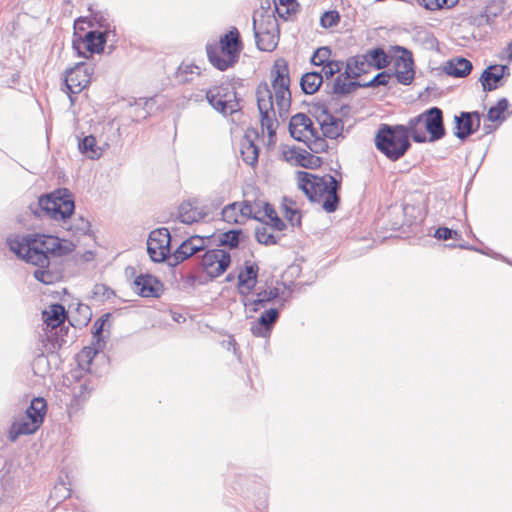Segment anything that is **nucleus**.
<instances>
[{
    "label": "nucleus",
    "mask_w": 512,
    "mask_h": 512,
    "mask_svg": "<svg viewBox=\"0 0 512 512\" xmlns=\"http://www.w3.org/2000/svg\"><path fill=\"white\" fill-rule=\"evenodd\" d=\"M30 247L25 253L26 263L37 267L49 266L50 256L62 257L75 249V244L50 234H29Z\"/></svg>",
    "instance_id": "f257e3e1"
},
{
    "label": "nucleus",
    "mask_w": 512,
    "mask_h": 512,
    "mask_svg": "<svg viewBox=\"0 0 512 512\" xmlns=\"http://www.w3.org/2000/svg\"><path fill=\"white\" fill-rule=\"evenodd\" d=\"M412 130L407 125L380 124L375 134V147L391 161L401 159L411 147Z\"/></svg>",
    "instance_id": "f03ea898"
},
{
    "label": "nucleus",
    "mask_w": 512,
    "mask_h": 512,
    "mask_svg": "<svg viewBox=\"0 0 512 512\" xmlns=\"http://www.w3.org/2000/svg\"><path fill=\"white\" fill-rule=\"evenodd\" d=\"M29 210L38 218L47 217L65 222L74 213L75 203L72 193L62 188L41 195L36 202L29 205Z\"/></svg>",
    "instance_id": "7ed1b4c3"
},
{
    "label": "nucleus",
    "mask_w": 512,
    "mask_h": 512,
    "mask_svg": "<svg viewBox=\"0 0 512 512\" xmlns=\"http://www.w3.org/2000/svg\"><path fill=\"white\" fill-rule=\"evenodd\" d=\"M243 49L240 33L236 27H232L220 37L217 43H208L206 52L209 62L218 70L225 71L234 66Z\"/></svg>",
    "instance_id": "20e7f679"
},
{
    "label": "nucleus",
    "mask_w": 512,
    "mask_h": 512,
    "mask_svg": "<svg viewBox=\"0 0 512 512\" xmlns=\"http://www.w3.org/2000/svg\"><path fill=\"white\" fill-rule=\"evenodd\" d=\"M409 128L416 143L436 142L446 135L443 111L433 106L416 117L410 118Z\"/></svg>",
    "instance_id": "39448f33"
},
{
    "label": "nucleus",
    "mask_w": 512,
    "mask_h": 512,
    "mask_svg": "<svg viewBox=\"0 0 512 512\" xmlns=\"http://www.w3.org/2000/svg\"><path fill=\"white\" fill-rule=\"evenodd\" d=\"M298 186L311 202H318L325 192L338 193L341 180L331 174L317 176L305 171L297 172Z\"/></svg>",
    "instance_id": "423d86ee"
},
{
    "label": "nucleus",
    "mask_w": 512,
    "mask_h": 512,
    "mask_svg": "<svg viewBox=\"0 0 512 512\" xmlns=\"http://www.w3.org/2000/svg\"><path fill=\"white\" fill-rule=\"evenodd\" d=\"M205 98L208 103L223 115H232L241 110L240 98L231 83H221L206 90Z\"/></svg>",
    "instance_id": "0eeeda50"
},
{
    "label": "nucleus",
    "mask_w": 512,
    "mask_h": 512,
    "mask_svg": "<svg viewBox=\"0 0 512 512\" xmlns=\"http://www.w3.org/2000/svg\"><path fill=\"white\" fill-rule=\"evenodd\" d=\"M257 107L260 114L261 128L267 130L270 139L276 136L278 121L274 109L273 93L266 81H262L256 88Z\"/></svg>",
    "instance_id": "6e6552de"
},
{
    "label": "nucleus",
    "mask_w": 512,
    "mask_h": 512,
    "mask_svg": "<svg viewBox=\"0 0 512 512\" xmlns=\"http://www.w3.org/2000/svg\"><path fill=\"white\" fill-rule=\"evenodd\" d=\"M94 65L89 62H79L65 71V86L71 103L74 95L79 94L92 80Z\"/></svg>",
    "instance_id": "1a4fd4ad"
},
{
    "label": "nucleus",
    "mask_w": 512,
    "mask_h": 512,
    "mask_svg": "<svg viewBox=\"0 0 512 512\" xmlns=\"http://www.w3.org/2000/svg\"><path fill=\"white\" fill-rule=\"evenodd\" d=\"M147 253L151 261L161 263L171 256V235L168 228L162 227L150 232L147 239Z\"/></svg>",
    "instance_id": "9d476101"
},
{
    "label": "nucleus",
    "mask_w": 512,
    "mask_h": 512,
    "mask_svg": "<svg viewBox=\"0 0 512 512\" xmlns=\"http://www.w3.org/2000/svg\"><path fill=\"white\" fill-rule=\"evenodd\" d=\"M230 253L223 249L207 250L201 258L203 272L212 280L222 275L230 266Z\"/></svg>",
    "instance_id": "9b49d317"
},
{
    "label": "nucleus",
    "mask_w": 512,
    "mask_h": 512,
    "mask_svg": "<svg viewBox=\"0 0 512 512\" xmlns=\"http://www.w3.org/2000/svg\"><path fill=\"white\" fill-rule=\"evenodd\" d=\"M391 49L396 53H401L394 61L395 72L392 73V76L396 77L398 83L410 85L415 76L412 52L399 45L392 46Z\"/></svg>",
    "instance_id": "f8f14e48"
},
{
    "label": "nucleus",
    "mask_w": 512,
    "mask_h": 512,
    "mask_svg": "<svg viewBox=\"0 0 512 512\" xmlns=\"http://www.w3.org/2000/svg\"><path fill=\"white\" fill-rule=\"evenodd\" d=\"M283 307L284 301H281L279 307L266 308L261 316L251 323L250 331L252 335L260 338H269Z\"/></svg>",
    "instance_id": "ddd939ff"
},
{
    "label": "nucleus",
    "mask_w": 512,
    "mask_h": 512,
    "mask_svg": "<svg viewBox=\"0 0 512 512\" xmlns=\"http://www.w3.org/2000/svg\"><path fill=\"white\" fill-rule=\"evenodd\" d=\"M481 114L478 111L461 112L454 116L453 134L461 141H465L480 127Z\"/></svg>",
    "instance_id": "4468645a"
},
{
    "label": "nucleus",
    "mask_w": 512,
    "mask_h": 512,
    "mask_svg": "<svg viewBox=\"0 0 512 512\" xmlns=\"http://www.w3.org/2000/svg\"><path fill=\"white\" fill-rule=\"evenodd\" d=\"M108 37L98 30H91L84 35L83 39H73L72 46L78 56H85L83 48L90 54L100 53L104 50Z\"/></svg>",
    "instance_id": "2eb2a0df"
},
{
    "label": "nucleus",
    "mask_w": 512,
    "mask_h": 512,
    "mask_svg": "<svg viewBox=\"0 0 512 512\" xmlns=\"http://www.w3.org/2000/svg\"><path fill=\"white\" fill-rule=\"evenodd\" d=\"M206 240L204 237L195 235L184 240L179 247L171 253L170 266H177L187 260L192 255L206 248Z\"/></svg>",
    "instance_id": "dca6fc26"
},
{
    "label": "nucleus",
    "mask_w": 512,
    "mask_h": 512,
    "mask_svg": "<svg viewBox=\"0 0 512 512\" xmlns=\"http://www.w3.org/2000/svg\"><path fill=\"white\" fill-rule=\"evenodd\" d=\"M210 213L208 205H199L197 199L187 200L178 208V219L184 224H193L204 220Z\"/></svg>",
    "instance_id": "f3484780"
},
{
    "label": "nucleus",
    "mask_w": 512,
    "mask_h": 512,
    "mask_svg": "<svg viewBox=\"0 0 512 512\" xmlns=\"http://www.w3.org/2000/svg\"><path fill=\"white\" fill-rule=\"evenodd\" d=\"M318 109H321L323 119H318L322 135L325 138L337 139L343 137L344 123L341 118L332 115L324 104H317Z\"/></svg>",
    "instance_id": "a211bd4d"
},
{
    "label": "nucleus",
    "mask_w": 512,
    "mask_h": 512,
    "mask_svg": "<svg viewBox=\"0 0 512 512\" xmlns=\"http://www.w3.org/2000/svg\"><path fill=\"white\" fill-rule=\"evenodd\" d=\"M134 290L141 297L159 298L163 292L162 282L151 274H140L134 282Z\"/></svg>",
    "instance_id": "6ab92c4d"
},
{
    "label": "nucleus",
    "mask_w": 512,
    "mask_h": 512,
    "mask_svg": "<svg viewBox=\"0 0 512 512\" xmlns=\"http://www.w3.org/2000/svg\"><path fill=\"white\" fill-rule=\"evenodd\" d=\"M510 74L507 65H490L485 68L479 78L484 92H491L502 86V79Z\"/></svg>",
    "instance_id": "aec40b11"
},
{
    "label": "nucleus",
    "mask_w": 512,
    "mask_h": 512,
    "mask_svg": "<svg viewBox=\"0 0 512 512\" xmlns=\"http://www.w3.org/2000/svg\"><path fill=\"white\" fill-rule=\"evenodd\" d=\"M289 132L293 139L299 142H306L310 130H315L312 120L304 113L293 115L289 121Z\"/></svg>",
    "instance_id": "412c9836"
},
{
    "label": "nucleus",
    "mask_w": 512,
    "mask_h": 512,
    "mask_svg": "<svg viewBox=\"0 0 512 512\" xmlns=\"http://www.w3.org/2000/svg\"><path fill=\"white\" fill-rule=\"evenodd\" d=\"M272 81L271 86L273 90L288 89L290 87L289 67L285 59H277L270 71Z\"/></svg>",
    "instance_id": "4be33fe9"
},
{
    "label": "nucleus",
    "mask_w": 512,
    "mask_h": 512,
    "mask_svg": "<svg viewBox=\"0 0 512 512\" xmlns=\"http://www.w3.org/2000/svg\"><path fill=\"white\" fill-rule=\"evenodd\" d=\"M258 265L256 263L245 264V268L238 275V291L246 289V292H253L257 285Z\"/></svg>",
    "instance_id": "5701e85b"
},
{
    "label": "nucleus",
    "mask_w": 512,
    "mask_h": 512,
    "mask_svg": "<svg viewBox=\"0 0 512 512\" xmlns=\"http://www.w3.org/2000/svg\"><path fill=\"white\" fill-rule=\"evenodd\" d=\"M472 63L464 57H455L446 62L444 71L447 75L463 78L470 74Z\"/></svg>",
    "instance_id": "b1692460"
},
{
    "label": "nucleus",
    "mask_w": 512,
    "mask_h": 512,
    "mask_svg": "<svg viewBox=\"0 0 512 512\" xmlns=\"http://www.w3.org/2000/svg\"><path fill=\"white\" fill-rule=\"evenodd\" d=\"M46 411V400L42 397H35L27 407L25 414L28 420L40 427L44 421Z\"/></svg>",
    "instance_id": "393cba45"
},
{
    "label": "nucleus",
    "mask_w": 512,
    "mask_h": 512,
    "mask_svg": "<svg viewBox=\"0 0 512 512\" xmlns=\"http://www.w3.org/2000/svg\"><path fill=\"white\" fill-rule=\"evenodd\" d=\"M66 318V310L60 303H54L49 306V310L43 311L45 324L52 329L61 326Z\"/></svg>",
    "instance_id": "a878e982"
},
{
    "label": "nucleus",
    "mask_w": 512,
    "mask_h": 512,
    "mask_svg": "<svg viewBox=\"0 0 512 512\" xmlns=\"http://www.w3.org/2000/svg\"><path fill=\"white\" fill-rule=\"evenodd\" d=\"M39 428V426L27 418L20 421H15L9 428L8 439L11 442H15L19 436L34 434Z\"/></svg>",
    "instance_id": "bb28decb"
},
{
    "label": "nucleus",
    "mask_w": 512,
    "mask_h": 512,
    "mask_svg": "<svg viewBox=\"0 0 512 512\" xmlns=\"http://www.w3.org/2000/svg\"><path fill=\"white\" fill-rule=\"evenodd\" d=\"M323 83V75L318 71L307 72L300 79V87L303 93L312 95L316 93Z\"/></svg>",
    "instance_id": "cd10ccee"
},
{
    "label": "nucleus",
    "mask_w": 512,
    "mask_h": 512,
    "mask_svg": "<svg viewBox=\"0 0 512 512\" xmlns=\"http://www.w3.org/2000/svg\"><path fill=\"white\" fill-rule=\"evenodd\" d=\"M253 32H279L278 21L274 15L261 13L253 16Z\"/></svg>",
    "instance_id": "c85d7f7f"
},
{
    "label": "nucleus",
    "mask_w": 512,
    "mask_h": 512,
    "mask_svg": "<svg viewBox=\"0 0 512 512\" xmlns=\"http://www.w3.org/2000/svg\"><path fill=\"white\" fill-rule=\"evenodd\" d=\"M105 340L98 339L97 341L92 342V346L85 347L79 357V366L83 369L90 370V365L92 363L93 358L100 353L105 347Z\"/></svg>",
    "instance_id": "c756f323"
},
{
    "label": "nucleus",
    "mask_w": 512,
    "mask_h": 512,
    "mask_svg": "<svg viewBox=\"0 0 512 512\" xmlns=\"http://www.w3.org/2000/svg\"><path fill=\"white\" fill-rule=\"evenodd\" d=\"M254 37L259 50L271 52L278 45L279 32H254Z\"/></svg>",
    "instance_id": "7c9ffc66"
},
{
    "label": "nucleus",
    "mask_w": 512,
    "mask_h": 512,
    "mask_svg": "<svg viewBox=\"0 0 512 512\" xmlns=\"http://www.w3.org/2000/svg\"><path fill=\"white\" fill-rule=\"evenodd\" d=\"M78 148L82 154L92 160L99 159L103 153V150L97 146L96 139L93 135H88L80 139Z\"/></svg>",
    "instance_id": "2f4dec72"
},
{
    "label": "nucleus",
    "mask_w": 512,
    "mask_h": 512,
    "mask_svg": "<svg viewBox=\"0 0 512 512\" xmlns=\"http://www.w3.org/2000/svg\"><path fill=\"white\" fill-rule=\"evenodd\" d=\"M293 153H295V159L298 166H301L306 169H317L319 168L323 160L321 157L313 155L306 151L305 149L299 148L298 150L293 149Z\"/></svg>",
    "instance_id": "473e14b6"
},
{
    "label": "nucleus",
    "mask_w": 512,
    "mask_h": 512,
    "mask_svg": "<svg viewBox=\"0 0 512 512\" xmlns=\"http://www.w3.org/2000/svg\"><path fill=\"white\" fill-rule=\"evenodd\" d=\"M367 57L369 60L370 68L381 70L386 68L391 63L390 56L384 51L382 47H375L368 50Z\"/></svg>",
    "instance_id": "72a5a7b5"
},
{
    "label": "nucleus",
    "mask_w": 512,
    "mask_h": 512,
    "mask_svg": "<svg viewBox=\"0 0 512 512\" xmlns=\"http://www.w3.org/2000/svg\"><path fill=\"white\" fill-rule=\"evenodd\" d=\"M6 243L10 251L26 262L25 253H27L30 247L29 234L24 237H8Z\"/></svg>",
    "instance_id": "f704fd0d"
},
{
    "label": "nucleus",
    "mask_w": 512,
    "mask_h": 512,
    "mask_svg": "<svg viewBox=\"0 0 512 512\" xmlns=\"http://www.w3.org/2000/svg\"><path fill=\"white\" fill-rule=\"evenodd\" d=\"M304 143L310 149V151L315 154L325 153L329 148L325 137H322L317 129L310 130V136Z\"/></svg>",
    "instance_id": "c9c22d12"
},
{
    "label": "nucleus",
    "mask_w": 512,
    "mask_h": 512,
    "mask_svg": "<svg viewBox=\"0 0 512 512\" xmlns=\"http://www.w3.org/2000/svg\"><path fill=\"white\" fill-rule=\"evenodd\" d=\"M275 95V102L278 108L280 117H284L289 112L291 107V91L288 89H276L273 90Z\"/></svg>",
    "instance_id": "e433bc0d"
},
{
    "label": "nucleus",
    "mask_w": 512,
    "mask_h": 512,
    "mask_svg": "<svg viewBox=\"0 0 512 512\" xmlns=\"http://www.w3.org/2000/svg\"><path fill=\"white\" fill-rule=\"evenodd\" d=\"M256 303H258L259 310L265 308L273 303L274 300L280 296V289L277 287H271L269 289H258L256 292Z\"/></svg>",
    "instance_id": "4c0bfd02"
},
{
    "label": "nucleus",
    "mask_w": 512,
    "mask_h": 512,
    "mask_svg": "<svg viewBox=\"0 0 512 512\" xmlns=\"http://www.w3.org/2000/svg\"><path fill=\"white\" fill-rule=\"evenodd\" d=\"M363 83L358 81H346L342 79V75H339L333 84V93L337 95H348L358 88L362 87Z\"/></svg>",
    "instance_id": "58836bf2"
},
{
    "label": "nucleus",
    "mask_w": 512,
    "mask_h": 512,
    "mask_svg": "<svg viewBox=\"0 0 512 512\" xmlns=\"http://www.w3.org/2000/svg\"><path fill=\"white\" fill-rule=\"evenodd\" d=\"M263 210L265 216L270 220L269 225L273 230L276 231H283L286 229L287 225L286 223L278 216L274 206L268 202H265L263 204ZM264 225H268V222H266Z\"/></svg>",
    "instance_id": "ea45409f"
},
{
    "label": "nucleus",
    "mask_w": 512,
    "mask_h": 512,
    "mask_svg": "<svg viewBox=\"0 0 512 512\" xmlns=\"http://www.w3.org/2000/svg\"><path fill=\"white\" fill-rule=\"evenodd\" d=\"M242 234L241 229H232L222 233L219 236V246H227L231 250L238 248Z\"/></svg>",
    "instance_id": "a19ab883"
},
{
    "label": "nucleus",
    "mask_w": 512,
    "mask_h": 512,
    "mask_svg": "<svg viewBox=\"0 0 512 512\" xmlns=\"http://www.w3.org/2000/svg\"><path fill=\"white\" fill-rule=\"evenodd\" d=\"M241 154L246 164L254 166L258 162L259 148L253 141L248 140L242 145Z\"/></svg>",
    "instance_id": "79ce46f5"
},
{
    "label": "nucleus",
    "mask_w": 512,
    "mask_h": 512,
    "mask_svg": "<svg viewBox=\"0 0 512 512\" xmlns=\"http://www.w3.org/2000/svg\"><path fill=\"white\" fill-rule=\"evenodd\" d=\"M255 238L258 243L266 246L275 245L280 237L268 231L266 225H259L255 228Z\"/></svg>",
    "instance_id": "37998d69"
},
{
    "label": "nucleus",
    "mask_w": 512,
    "mask_h": 512,
    "mask_svg": "<svg viewBox=\"0 0 512 512\" xmlns=\"http://www.w3.org/2000/svg\"><path fill=\"white\" fill-rule=\"evenodd\" d=\"M509 103L506 98H501L496 105L489 108L487 119L491 122L503 121L505 119L504 112L508 109Z\"/></svg>",
    "instance_id": "c03bdc74"
},
{
    "label": "nucleus",
    "mask_w": 512,
    "mask_h": 512,
    "mask_svg": "<svg viewBox=\"0 0 512 512\" xmlns=\"http://www.w3.org/2000/svg\"><path fill=\"white\" fill-rule=\"evenodd\" d=\"M200 74V68L194 64L182 63L176 71V80L178 83L185 84L189 83L192 78L190 75Z\"/></svg>",
    "instance_id": "a18cd8bd"
},
{
    "label": "nucleus",
    "mask_w": 512,
    "mask_h": 512,
    "mask_svg": "<svg viewBox=\"0 0 512 512\" xmlns=\"http://www.w3.org/2000/svg\"><path fill=\"white\" fill-rule=\"evenodd\" d=\"M33 276L37 281L46 285L55 283L59 278L57 273L49 269V266L38 267Z\"/></svg>",
    "instance_id": "49530a36"
},
{
    "label": "nucleus",
    "mask_w": 512,
    "mask_h": 512,
    "mask_svg": "<svg viewBox=\"0 0 512 512\" xmlns=\"http://www.w3.org/2000/svg\"><path fill=\"white\" fill-rule=\"evenodd\" d=\"M348 61H350L352 63V66H354V68L356 69V72H353L354 78L359 77L361 74L368 73L370 70L367 53L356 55L350 58Z\"/></svg>",
    "instance_id": "de8ad7c7"
},
{
    "label": "nucleus",
    "mask_w": 512,
    "mask_h": 512,
    "mask_svg": "<svg viewBox=\"0 0 512 512\" xmlns=\"http://www.w3.org/2000/svg\"><path fill=\"white\" fill-rule=\"evenodd\" d=\"M151 100L152 99L140 98L137 101H135L134 105L132 106L133 121L138 122L140 120H144L150 115L149 111L146 109V106L149 104Z\"/></svg>",
    "instance_id": "09e8293b"
},
{
    "label": "nucleus",
    "mask_w": 512,
    "mask_h": 512,
    "mask_svg": "<svg viewBox=\"0 0 512 512\" xmlns=\"http://www.w3.org/2000/svg\"><path fill=\"white\" fill-rule=\"evenodd\" d=\"M392 77V73L389 71H381L376 74L370 81L363 83V88H376L379 86H386Z\"/></svg>",
    "instance_id": "8fccbe9b"
},
{
    "label": "nucleus",
    "mask_w": 512,
    "mask_h": 512,
    "mask_svg": "<svg viewBox=\"0 0 512 512\" xmlns=\"http://www.w3.org/2000/svg\"><path fill=\"white\" fill-rule=\"evenodd\" d=\"M331 49L327 46L319 47L311 57V64L314 66H323L330 61Z\"/></svg>",
    "instance_id": "3c124183"
},
{
    "label": "nucleus",
    "mask_w": 512,
    "mask_h": 512,
    "mask_svg": "<svg viewBox=\"0 0 512 512\" xmlns=\"http://www.w3.org/2000/svg\"><path fill=\"white\" fill-rule=\"evenodd\" d=\"M340 197L338 193L325 192L324 193V201L322 204V208L328 212H335L339 206Z\"/></svg>",
    "instance_id": "603ef678"
},
{
    "label": "nucleus",
    "mask_w": 512,
    "mask_h": 512,
    "mask_svg": "<svg viewBox=\"0 0 512 512\" xmlns=\"http://www.w3.org/2000/svg\"><path fill=\"white\" fill-rule=\"evenodd\" d=\"M340 21L339 12L336 10H329L322 14L320 18V25L323 28H332Z\"/></svg>",
    "instance_id": "864d4df0"
},
{
    "label": "nucleus",
    "mask_w": 512,
    "mask_h": 512,
    "mask_svg": "<svg viewBox=\"0 0 512 512\" xmlns=\"http://www.w3.org/2000/svg\"><path fill=\"white\" fill-rule=\"evenodd\" d=\"M92 19L98 25L99 28L103 29L101 32L105 33L106 36H109L110 34H113V36H115L114 28H111L108 19L101 12L92 13Z\"/></svg>",
    "instance_id": "5fc2aeb1"
},
{
    "label": "nucleus",
    "mask_w": 512,
    "mask_h": 512,
    "mask_svg": "<svg viewBox=\"0 0 512 512\" xmlns=\"http://www.w3.org/2000/svg\"><path fill=\"white\" fill-rule=\"evenodd\" d=\"M69 230H72L75 233H79L82 235H90L91 224L89 220L85 219L82 216H79L77 219L74 220V224L69 227Z\"/></svg>",
    "instance_id": "6e6d98bb"
},
{
    "label": "nucleus",
    "mask_w": 512,
    "mask_h": 512,
    "mask_svg": "<svg viewBox=\"0 0 512 512\" xmlns=\"http://www.w3.org/2000/svg\"><path fill=\"white\" fill-rule=\"evenodd\" d=\"M109 316H110V313L103 314L99 319H97L94 322L93 331H92L94 341H97L98 339L105 340L104 336H103V332H104L105 323L108 320Z\"/></svg>",
    "instance_id": "4d7b16f0"
},
{
    "label": "nucleus",
    "mask_w": 512,
    "mask_h": 512,
    "mask_svg": "<svg viewBox=\"0 0 512 512\" xmlns=\"http://www.w3.org/2000/svg\"><path fill=\"white\" fill-rule=\"evenodd\" d=\"M342 62L337 60H330L325 65L322 66V75L323 78L326 79L332 78L336 73L341 70Z\"/></svg>",
    "instance_id": "13d9d810"
},
{
    "label": "nucleus",
    "mask_w": 512,
    "mask_h": 512,
    "mask_svg": "<svg viewBox=\"0 0 512 512\" xmlns=\"http://www.w3.org/2000/svg\"><path fill=\"white\" fill-rule=\"evenodd\" d=\"M241 295V302L246 308H250L252 312H258L259 307L258 303H256V295L254 296L252 292H246V289L239 292Z\"/></svg>",
    "instance_id": "bf43d9fd"
},
{
    "label": "nucleus",
    "mask_w": 512,
    "mask_h": 512,
    "mask_svg": "<svg viewBox=\"0 0 512 512\" xmlns=\"http://www.w3.org/2000/svg\"><path fill=\"white\" fill-rule=\"evenodd\" d=\"M238 207H239V203H237V202L231 203V204L227 205L226 207H224L222 210L223 219L229 223H232V222L238 223V220H237Z\"/></svg>",
    "instance_id": "052dcab7"
},
{
    "label": "nucleus",
    "mask_w": 512,
    "mask_h": 512,
    "mask_svg": "<svg viewBox=\"0 0 512 512\" xmlns=\"http://www.w3.org/2000/svg\"><path fill=\"white\" fill-rule=\"evenodd\" d=\"M284 210H285V213H284V217L287 219V221L292 225V226H301V219H302V216H301V213L298 209H293V208H290L286 205H284Z\"/></svg>",
    "instance_id": "680f3d73"
},
{
    "label": "nucleus",
    "mask_w": 512,
    "mask_h": 512,
    "mask_svg": "<svg viewBox=\"0 0 512 512\" xmlns=\"http://www.w3.org/2000/svg\"><path fill=\"white\" fill-rule=\"evenodd\" d=\"M434 237L438 240H449L452 238L459 239L461 235L448 227H439L435 230Z\"/></svg>",
    "instance_id": "e2e57ef3"
},
{
    "label": "nucleus",
    "mask_w": 512,
    "mask_h": 512,
    "mask_svg": "<svg viewBox=\"0 0 512 512\" xmlns=\"http://www.w3.org/2000/svg\"><path fill=\"white\" fill-rule=\"evenodd\" d=\"M47 341H48V344L45 345V349L48 353H54L56 352L58 349H60L62 343L61 342H64L63 339L59 340L58 337H54V335H47Z\"/></svg>",
    "instance_id": "0e129e2a"
},
{
    "label": "nucleus",
    "mask_w": 512,
    "mask_h": 512,
    "mask_svg": "<svg viewBox=\"0 0 512 512\" xmlns=\"http://www.w3.org/2000/svg\"><path fill=\"white\" fill-rule=\"evenodd\" d=\"M238 210L242 216L250 217V218L262 221L256 215H253V206L249 202H243V204H241V205L239 204Z\"/></svg>",
    "instance_id": "69168bd1"
},
{
    "label": "nucleus",
    "mask_w": 512,
    "mask_h": 512,
    "mask_svg": "<svg viewBox=\"0 0 512 512\" xmlns=\"http://www.w3.org/2000/svg\"><path fill=\"white\" fill-rule=\"evenodd\" d=\"M205 92L204 90H199L196 92H191L186 96L188 101H193L195 103L202 102L205 98Z\"/></svg>",
    "instance_id": "338daca9"
},
{
    "label": "nucleus",
    "mask_w": 512,
    "mask_h": 512,
    "mask_svg": "<svg viewBox=\"0 0 512 512\" xmlns=\"http://www.w3.org/2000/svg\"><path fill=\"white\" fill-rule=\"evenodd\" d=\"M439 0H417L419 5L423 6L425 9L430 11L438 10V2Z\"/></svg>",
    "instance_id": "774afa93"
}]
</instances>
